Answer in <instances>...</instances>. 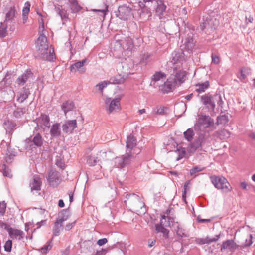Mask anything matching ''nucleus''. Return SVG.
Segmentation results:
<instances>
[{
	"label": "nucleus",
	"mask_w": 255,
	"mask_h": 255,
	"mask_svg": "<svg viewBox=\"0 0 255 255\" xmlns=\"http://www.w3.org/2000/svg\"><path fill=\"white\" fill-rule=\"evenodd\" d=\"M125 80L124 76L118 75L110 78L109 81V84H120L124 82Z\"/></svg>",
	"instance_id": "393cba45"
},
{
	"label": "nucleus",
	"mask_w": 255,
	"mask_h": 255,
	"mask_svg": "<svg viewBox=\"0 0 255 255\" xmlns=\"http://www.w3.org/2000/svg\"><path fill=\"white\" fill-rule=\"evenodd\" d=\"M37 14L39 16V17L38 18L39 24H44V18L46 17V14L45 13H42L38 11L37 12Z\"/></svg>",
	"instance_id": "a18cd8bd"
},
{
	"label": "nucleus",
	"mask_w": 255,
	"mask_h": 255,
	"mask_svg": "<svg viewBox=\"0 0 255 255\" xmlns=\"http://www.w3.org/2000/svg\"><path fill=\"white\" fill-rule=\"evenodd\" d=\"M149 58V55H148V54H146V55H145L143 56V58H142V61L143 62H146V60Z\"/></svg>",
	"instance_id": "774afa93"
},
{
	"label": "nucleus",
	"mask_w": 255,
	"mask_h": 255,
	"mask_svg": "<svg viewBox=\"0 0 255 255\" xmlns=\"http://www.w3.org/2000/svg\"><path fill=\"white\" fill-rule=\"evenodd\" d=\"M203 169H204L203 168H201V167H197V166L194 167V168H192L190 170V174L191 176L195 175V176H196V174L197 173H198L199 172L203 171Z\"/></svg>",
	"instance_id": "c03bdc74"
},
{
	"label": "nucleus",
	"mask_w": 255,
	"mask_h": 255,
	"mask_svg": "<svg viewBox=\"0 0 255 255\" xmlns=\"http://www.w3.org/2000/svg\"><path fill=\"white\" fill-rule=\"evenodd\" d=\"M44 29V24H39V33L43 32Z\"/></svg>",
	"instance_id": "69168bd1"
},
{
	"label": "nucleus",
	"mask_w": 255,
	"mask_h": 255,
	"mask_svg": "<svg viewBox=\"0 0 255 255\" xmlns=\"http://www.w3.org/2000/svg\"><path fill=\"white\" fill-rule=\"evenodd\" d=\"M2 227H4L6 229L9 233V235L11 238L13 239L20 240L23 238L24 233L22 231L14 228H9V226L7 224H3L2 225Z\"/></svg>",
	"instance_id": "9d476101"
},
{
	"label": "nucleus",
	"mask_w": 255,
	"mask_h": 255,
	"mask_svg": "<svg viewBox=\"0 0 255 255\" xmlns=\"http://www.w3.org/2000/svg\"><path fill=\"white\" fill-rule=\"evenodd\" d=\"M165 80L166 76L163 73L157 72L153 76L151 85L154 87H160L161 86H163L164 81Z\"/></svg>",
	"instance_id": "9b49d317"
},
{
	"label": "nucleus",
	"mask_w": 255,
	"mask_h": 255,
	"mask_svg": "<svg viewBox=\"0 0 255 255\" xmlns=\"http://www.w3.org/2000/svg\"><path fill=\"white\" fill-rule=\"evenodd\" d=\"M194 41L192 37L186 39L184 42L185 47L189 51H191L194 46Z\"/></svg>",
	"instance_id": "c756f323"
},
{
	"label": "nucleus",
	"mask_w": 255,
	"mask_h": 255,
	"mask_svg": "<svg viewBox=\"0 0 255 255\" xmlns=\"http://www.w3.org/2000/svg\"><path fill=\"white\" fill-rule=\"evenodd\" d=\"M7 26L5 24H2L0 27V37H4L7 35Z\"/></svg>",
	"instance_id": "79ce46f5"
},
{
	"label": "nucleus",
	"mask_w": 255,
	"mask_h": 255,
	"mask_svg": "<svg viewBox=\"0 0 255 255\" xmlns=\"http://www.w3.org/2000/svg\"><path fill=\"white\" fill-rule=\"evenodd\" d=\"M240 187L243 189H246L247 187V184L246 182H242L240 184Z\"/></svg>",
	"instance_id": "e2e57ef3"
},
{
	"label": "nucleus",
	"mask_w": 255,
	"mask_h": 255,
	"mask_svg": "<svg viewBox=\"0 0 255 255\" xmlns=\"http://www.w3.org/2000/svg\"><path fill=\"white\" fill-rule=\"evenodd\" d=\"M107 242V240L106 238L100 239L98 241L97 244L100 246H102Z\"/></svg>",
	"instance_id": "6e6d98bb"
},
{
	"label": "nucleus",
	"mask_w": 255,
	"mask_h": 255,
	"mask_svg": "<svg viewBox=\"0 0 255 255\" xmlns=\"http://www.w3.org/2000/svg\"><path fill=\"white\" fill-rule=\"evenodd\" d=\"M167 111V108L165 107H158L154 110V112L156 114L163 115L165 114Z\"/></svg>",
	"instance_id": "c9c22d12"
},
{
	"label": "nucleus",
	"mask_w": 255,
	"mask_h": 255,
	"mask_svg": "<svg viewBox=\"0 0 255 255\" xmlns=\"http://www.w3.org/2000/svg\"><path fill=\"white\" fill-rule=\"evenodd\" d=\"M189 151L190 152H194L196 150V147L194 145H192L189 148Z\"/></svg>",
	"instance_id": "052dcab7"
},
{
	"label": "nucleus",
	"mask_w": 255,
	"mask_h": 255,
	"mask_svg": "<svg viewBox=\"0 0 255 255\" xmlns=\"http://www.w3.org/2000/svg\"><path fill=\"white\" fill-rule=\"evenodd\" d=\"M149 246L150 247H152L155 244V240L153 239H150L148 241Z\"/></svg>",
	"instance_id": "680f3d73"
},
{
	"label": "nucleus",
	"mask_w": 255,
	"mask_h": 255,
	"mask_svg": "<svg viewBox=\"0 0 255 255\" xmlns=\"http://www.w3.org/2000/svg\"><path fill=\"white\" fill-rule=\"evenodd\" d=\"M119 14L118 16L121 19L126 20L130 15L131 9L127 6H120L118 8Z\"/></svg>",
	"instance_id": "f3484780"
},
{
	"label": "nucleus",
	"mask_w": 255,
	"mask_h": 255,
	"mask_svg": "<svg viewBox=\"0 0 255 255\" xmlns=\"http://www.w3.org/2000/svg\"><path fill=\"white\" fill-rule=\"evenodd\" d=\"M86 62V60L84 59L82 61H79L72 64L70 66V71L72 73L78 72L80 74L84 73L86 71V68L84 67V65Z\"/></svg>",
	"instance_id": "f8f14e48"
},
{
	"label": "nucleus",
	"mask_w": 255,
	"mask_h": 255,
	"mask_svg": "<svg viewBox=\"0 0 255 255\" xmlns=\"http://www.w3.org/2000/svg\"><path fill=\"white\" fill-rule=\"evenodd\" d=\"M122 95L114 98L107 97L104 99V108L108 114H114L121 110Z\"/></svg>",
	"instance_id": "20e7f679"
},
{
	"label": "nucleus",
	"mask_w": 255,
	"mask_h": 255,
	"mask_svg": "<svg viewBox=\"0 0 255 255\" xmlns=\"http://www.w3.org/2000/svg\"><path fill=\"white\" fill-rule=\"evenodd\" d=\"M65 220L64 219H59L57 221V222L55 223V226H61L62 222Z\"/></svg>",
	"instance_id": "bf43d9fd"
},
{
	"label": "nucleus",
	"mask_w": 255,
	"mask_h": 255,
	"mask_svg": "<svg viewBox=\"0 0 255 255\" xmlns=\"http://www.w3.org/2000/svg\"><path fill=\"white\" fill-rule=\"evenodd\" d=\"M4 128L7 131L10 132L11 130L15 127V124L12 120H7L4 123Z\"/></svg>",
	"instance_id": "c85d7f7f"
},
{
	"label": "nucleus",
	"mask_w": 255,
	"mask_h": 255,
	"mask_svg": "<svg viewBox=\"0 0 255 255\" xmlns=\"http://www.w3.org/2000/svg\"><path fill=\"white\" fill-rule=\"evenodd\" d=\"M250 74V69L248 67H243L240 70V76L239 78L245 79Z\"/></svg>",
	"instance_id": "473e14b6"
},
{
	"label": "nucleus",
	"mask_w": 255,
	"mask_h": 255,
	"mask_svg": "<svg viewBox=\"0 0 255 255\" xmlns=\"http://www.w3.org/2000/svg\"><path fill=\"white\" fill-rule=\"evenodd\" d=\"M96 156L99 165V169H100L102 168V165L108 160L107 155L106 152L100 151L96 154Z\"/></svg>",
	"instance_id": "aec40b11"
},
{
	"label": "nucleus",
	"mask_w": 255,
	"mask_h": 255,
	"mask_svg": "<svg viewBox=\"0 0 255 255\" xmlns=\"http://www.w3.org/2000/svg\"><path fill=\"white\" fill-rule=\"evenodd\" d=\"M15 15V11L13 9L10 8L6 14L5 19L6 20H10L12 19Z\"/></svg>",
	"instance_id": "a19ab883"
},
{
	"label": "nucleus",
	"mask_w": 255,
	"mask_h": 255,
	"mask_svg": "<svg viewBox=\"0 0 255 255\" xmlns=\"http://www.w3.org/2000/svg\"><path fill=\"white\" fill-rule=\"evenodd\" d=\"M37 125L45 130V128H49L50 126L49 118L46 115H42L37 119Z\"/></svg>",
	"instance_id": "a211bd4d"
},
{
	"label": "nucleus",
	"mask_w": 255,
	"mask_h": 255,
	"mask_svg": "<svg viewBox=\"0 0 255 255\" xmlns=\"http://www.w3.org/2000/svg\"><path fill=\"white\" fill-rule=\"evenodd\" d=\"M30 4L27 2L25 3L23 8V23H25L28 19V15L30 11Z\"/></svg>",
	"instance_id": "bb28decb"
},
{
	"label": "nucleus",
	"mask_w": 255,
	"mask_h": 255,
	"mask_svg": "<svg viewBox=\"0 0 255 255\" xmlns=\"http://www.w3.org/2000/svg\"><path fill=\"white\" fill-rule=\"evenodd\" d=\"M60 126L56 123L52 125L50 129V134L52 137H57L60 135Z\"/></svg>",
	"instance_id": "5701e85b"
},
{
	"label": "nucleus",
	"mask_w": 255,
	"mask_h": 255,
	"mask_svg": "<svg viewBox=\"0 0 255 255\" xmlns=\"http://www.w3.org/2000/svg\"><path fill=\"white\" fill-rule=\"evenodd\" d=\"M77 127L76 120H68L62 125V129L65 133H71Z\"/></svg>",
	"instance_id": "4468645a"
},
{
	"label": "nucleus",
	"mask_w": 255,
	"mask_h": 255,
	"mask_svg": "<svg viewBox=\"0 0 255 255\" xmlns=\"http://www.w3.org/2000/svg\"><path fill=\"white\" fill-rule=\"evenodd\" d=\"M125 203L138 215L145 212L144 203L136 194L129 195L125 201Z\"/></svg>",
	"instance_id": "7ed1b4c3"
},
{
	"label": "nucleus",
	"mask_w": 255,
	"mask_h": 255,
	"mask_svg": "<svg viewBox=\"0 0 255 255\" xmlns=\"http://www.w3.org/2000/svg\"><path fill=\"white\" fill-rule=\"evenodd\" d=\"M200 100L205 109L208 111H213L216 102L219 103L221 100V97L218 95L205 94L200 97Z\"/></svg>",
	"instance_id": "39448f33"
},
{
	"label": "nucleus",
	"mask_w": 255,
	"mask_h": 255,
	"mask_svg": "<svg viewBox=\"0 0 255 255\" xmlns=\"http://www.w3.org/2000/svg\"><path fill=\"white\" fill-rule=\"evenodd\" d=\"M29 74H24L20 76L17 81V82L18 84H24L26 81L27 80L28 76V75Z\"/></svg>",
	"instance_id": "ea45409f"
},
{
	"label": "nucleus",
	"mask_w": 255,
	"mask_h": 255,
	"mask_svg": "<svg viewBox=\"0 0 255 255\" xmlns=\"http://www.w3.org/2000/svg\"><path fill=\"white\" fill-rule=\"evenodd\" d=\"M190 184V181H188L184 184V193L183 194V198H185V197L186 192V191L187 190V189H188V186H189Z\"/></svg>",
	"instance_id": "864d4df0"
},
{
	"label": "nucleus",
	"mask_w": 255,
	"mask_h": 255,
	"mask_svg": "<svg viewBox=\"0 0 255 255\" xmlns=\"http://www.w3.org/2000/svg\"><path fill=\"white\" fill-rule=\"evenodd\" d=\"M29 91L27 89H24L22 92L18 95L17 101L20 103L23 102L27 97Z\"/></svg>",
	"instance_id": "7c9ffc66"
},
{
	"label": "nucleus",
	"mask_w": 255,
	"mask_h": 255,
	"mask_svg": "<svg viewBox=\"0 0 255 255\" xmlns=\"http://www.w3.org/2000/svg\"><path fill=\"white\" fill-rule=\"evenodd\" d=\"M214 120L209 116L203 115L198 116L195 127L199 129H205L214 126Z\"/></svg>",
	"instance_id": "0eeeda50"
},
{
	"label": "nucleus",
	"mask_w": 255,
	"mask_h": 255,
	"mask_svg": "<svg viewBox=\"0 0 255 255\" xmlns=\"http://www.w3.org/2000/svg\"><path fill=\"white\" fill-rule=\"evenodd\" d=\"M198 220L199 222H209L210 221V219H203L200 218L199 217H198Z\"/></svg>",
	"instance_id": "0e129e2a"
},
{
	"label": "nucleus",
	"mask_w": 255,
	"mask_h": 255,
	"mask_svg": "<svg viewBox=\"0 0 255 255\" xmlns=\"http://www.w3.org/2000/svg\"><path fill=\"white\" fill-rule=\"evenodd\" d=\"M136 145V140L132 135H129L128 137L126 142V147L128 149H133Z\"/></svg>",
	"instance_id": "b1692460"
},
{
	"label": "nucleus",
	"mask_w": 255,
	"mask_h": 255,
	"mask_svg": "<svg viewBox=\"0 0 255 255\" xmlns=\"http://www.w3.org/2000/svg\"><path fill=\"white\" fill-rule=\"evenodd\" d=\"M48 181L51 186L56 187L60 182L59 174L56 171L51 170L49 173Z\"/></svg>",
	"instance_id": "ddd939ff"
},
{
	"label": "nucleus",
	"mask_w": 255,
	"mask_h": 255,
	"mask_svg": "<svg viewBox=\"0 0 255 255\" xmlns=\"http://www.w3.org/2000/svg\"><path fill=\"white\" fill-rule=\"evenodd\" d=\"M184 136L185 138L188 140L190 141L193 135V131L191 129H188L186 131H185L184 133Z\"/></svg>",
	"instance_id": "58836bf2"
},
{
	"label": "nucleus",
	"mask_w": 255,
	"mask_h": 255,
	"mask_svg": "<svg viewBox=\"0 0 255 255\" xmlns=\"http://www.w3.org/2000/svg\"><path fill=\"white\" fill-rule=\"evenodd\" d=\"M73 105L70 102H65L62 105V109L66 114L68 111L72 109Z\"/></svg>",
	"instance_id": "f704fd0d"
},
{
	"label": "nucleus",
	"mask_w": 255,
	"mask_h": 255,
	"mask_svg": "<svg viewBox=\"0 0 255 255\" xmlns=\"http://www.w3.org/2000/svg\"><path fill=\"white\" fill-rule=\"evenodd\" d=\"M211 178L212 183L217 189L221 190L224 192H229L231 191L232 187L225 177L213 176Z\"/></svg>",
	"instance_id": "423d86ee"
},
{
	"label": "nucleus",
	"mask_w": 255,
	"mask_h": 255,
	"mask_svg": "<svg viewBox=\"0 0 255 255\" xmlns=\"http://www.w3.org/2000/svg\"><path fill=\"white\" fill-rule=\"evenodd\" d=\"M56 164L57 165V166H58L61 169L63 168L65 166L64 163L61 161L59 160L58 159L57 160L56 162Z\"/></svg>",
	"instance_id": "4d7b16f0"
},
{
	"label": "nucleus",
	"mask_w": 255,
	"mask_h": 255,
	"mask_svg": "<svg viewBox=\"0 0 255 255\" xmlns=\"http://www.w3.org/2000/svg\"><path fill=\"white\" fill-rule=\"evenodd\" d=\"M238 248V245L232 240H228L223 242L221 246L222 252H233Z\"/></svg>",
	"instance_id": "1a4fd4ad"
},
{
	"label": "nucleus",
	"mask_w": 255,
	"mask_h": 255,
	"mask_svg": "<svg viewBox=\"0 0 255 255\" xmlns=\"http://www.w3.org/2000/svg\"><path fill=\"white\" fill-rule=\"evenodd\" d=\"M176 82H175V80L171 78L168 79L166 81V80L164 81L163 83V86H161L160 89L165 92H169L171 91L175 86V85H177Z\"/></svg>",
	"instance_id": "dca6fc26"
},
{
	"label": "nucleus",
	"mask_w": 255,
	"mask_h": 255,
	"mask_svg": "<svg viewBox=\"0 0 255 255\" xmlns=\"http://www.w3.org/2000/svg\"><path fill=\"white\" fill-rule=\"evenodd\" d=\"M209 81H205L204 83H199L195 85V91L198 93L204 92L209 87Z\"/></svg>",
	"instance_id": "4be33fe9"
},
{
	"label": "nucleus",
	"mask_w": 255,
	"mask_h": 255,
	"mask_svg": "<svg viewBox=\"0 0 255 255\" xmlns=\"http://www.w3.org/2000/svg\"><path fill=\"white\" fill-rule=\"evenodd\" d=\"M93 11H100L102 13V16H103V19L105 18V16L106 14V12L108 10V6L105 5V9H102V10H97V9H93L92 10Z\"/></svg>",
	"instance_id": "09e8293b"
},
{
	"label": "nucleus",
	"mask_w": 255,
	"mask_h": 255,
	"mask_svg": "<svg viewBox=\"0 0 255 255\" xmlns=\"http://www.w3.org/2000/svg\"><path fill=\"white\" fill-rule=\"evenodd\" d=\"M1 169L3 170V174L4 176H7L9 177H11L12 175L11 174V170L6 167L5 165H3L1 166Z\"/></svg>",
	"instance_id": "4c0bfd02"
},
{
	"label": "nucleus",
	"mask_w": 255,
	"mask_h": 255,
	"mask_svg": "<svg viewBox=\"0 0 255 255\" xmlns=\"http://www.w3.org/2000/svg\"><path fill=\"white\" fill-rule=\"evenodd\" d=\"M34 144L37 146H41L43 144V140L39 134H37L33 139Z\"/></svg>",
	"instance_id": "72a5a7b5"
},
{
	"label": "nucleus",
	"mask_w": 255,
	"mask_h": 255,
	"mask_svg": "<svg viewBox=\"0 0 255 255\" xmlns=\"http://www.w3.org/2000/svg\"><path fill=\"white\" fill-rule=\"evenodd\" d=\"M167 214V218L168 219V221H170V223L171 224V226H174V228H175L177 226V224L175 225V224L178 223L177 222L175 223L173 217H171L168 214L166 213Z\"/></svg>",
	"instance_id": "3c124183"
},
{
	"label": "nucleus",
	"mask_w": 255,
	"mask_h": 255,
	"mask_svg": "<svg viewBox=\"0 0 255 255\" xmlns=\"http://www.w3.org/2000/svg\"><path fill=\"white\" fill-rule=\"evenodd\" d=\"M87 163L89 166H95L97 164H98L96 154L91 155L88 156L87 160Z\"/></svg>",
	"instance_id": "2f4dec72"
},
{
	"label": "nucleus",
	"mask_w": 255,
	"mask_h": 255,
	"mask_svg": "<svg viewBox=\"0 0 255 255\" xmlns=\"http://www.w3.org/2000/svg\"><path fill=\"white\" fill-rule=\"evenodd\" d=\"M129 158V152L127 151V155L124 157H117L115 159V163L117 164L118 167H123L128 163Z\"/></svg>",
	"instance_id": "6ab92c4d"
},
{
	"label": "nucleus",
	"mask_w": 255,
	"mask_h": 255,
	"mask_svg": "<svg viewBox=\"0 0 255 255\" xmlns=\"http://www.w3.org/2000/svg\"><path fill=\"white\" fill-rule=\"evenodd\" d=\"M6 204L4 202H0V214H3L5 212Z\"/></svg>",
	"instance_id": "8fccbe9b"
},
{
	"label": "nucleus",
	"mask_w": 255,
	"mask_h": 255,
	"mask_svg": "<svg viewBox=\"0 0 255 255\" xmlns=\"http://www.w3.org/2000/svg\"><path fill=\"white\" fill-rule=\"evenodd\" d=\"M219 238V236H216L215 238L207 237L202 241L201 244H209L213 242L217 241Z\"/></svg>",
	"instance_id": "37998d69"
},
{
	"label": "nucleus",
	"mask_w": 255,
	"mask_h": 255,
	"mask_svg": "<svg viewBox=\"0 0 255 255\" xmlns=\"http://www.w3.org/2000/svg\"><path fill=\"white\" fill-rule=\"evenodd\" d=\"M212 62L215 64H219L220 62L219 57L217 55H212Z\"/></svg>",
	"instance_id": "5fc2aeb1"
},
{
	"label": "nucleus",
	"mask_w": 255,
	"mask_h": 255,
	"mask_svg": "<svg viewBox=\"0 0 255 255\" xmlns=\"http://www.w3.org/2000/svg\"><path fill=\"white\" fill-rule=\"evenodd\" d=\"M52 246L50 244H48L41 249V252L46 253L48 251L51 249Z\"/></svg>",
	"instance_id": "603ef678"
},
{
	"label": "nucleus",
	"mask_w": 255,
	"mask_h": 255,
	"mask_svg": "<svg viewBox=\"0 0 255 255\" xmlns=\"http://www.w3.org/2000/svg\"><path fill=\"white\" fill-rule=\"evenodd\" d=\"M218 121H224V123L227 122V116L225 115H222L218 118Z\"/></svg>",
	"instance_id": "13d9d810"
},
{
	"label": "nucleus",
	"mask_w": 255,
	"mask_h": 255,
	"mask_svg": "<svg viewBox=\"0 0 255 255\" xmlns=\"http://www.w3.org/2000/svg\"><path fill=\"white\" fill-rule=\"evenodd\" d=\"M12 245V241L10 240L7 241L4 245V249L7 252H10Z\"/></svg>",
	"instance_id": "49530a36"
},
{
	"label": "nucleus",
	"mask_w": 255,
	"mask_h": 255,
	"mask_svg": "<svg viewBox=\"0 0 255 255\" xmlns=\"http://www.w3.org/2000/svg\"><path fill=\"white\" fill-rule=\"evenodd\" d=\"M109 84V81H104L97 84L94 88L97 92L100 93L101 95L103 94V89Z\"/></svg>",
	"instance_id": "a878e982"
},
{
	"label": "nucleus",
	"mask_w": 255,
	"mask_h": 255,
	"mask_svg": "<svg viewBox=\"0 0 255 255\" xmlns=\"http://www.w3.org/2000/svg\"><path fill=\"white\" fill-rule=\"evenodd\" d=\"M154 4L156 6L155 9V14L161 18L165 12L166 6L162 0L156 1L154 2Z\"/></svg>",
	"instance_id": "2eb2a0df"
},
{
	"label": "nucleus",
	"mask_w": 255,
	"mask_h": 255,
	"mask_svg": "<svg viewBox=\"0 0 255 255\" xmlns=\"http://www.w3.org/2000/svg\"><path fill=\"white\" fill-rule=\"evenodd\" d=\"M252 244V235H249L246 239L245 246H250Z\"/></svg>",
	"instance_id": "de8ad7c7"
},
{
	"label": "nucleus",
	"mask_w": 255,
	"mask_h": 255,
	"mask_svg": "<svg viewBox=\"0 0 255 255\" xmlns=\"http://www.w3.org/2000/svg\"><path fill=\"white\" fill-rule=\"evenodd\" d=\"M36 56L45 60L51 61L54 58V49L49 47L47 38L43 34H40L35 42Z\"/></svg>",
	"instance_id": "f03ea898"
},
{
	"label": "nucleus",
	"mask_w": 255,
	"mask_h": 255,
	"mask_svg": "<svg viewBox=\"0 0 255 255\" xmlns=\"http://www.w3.org/2000/svg\"><path fill=\"white\" fill-rule=\"evenodd\" d=\"M163 226H171V224L170 223V221H168L167 215H162L160 221V224H157L156 225V230L158 232H161L163 233V236L166 238L168 237L169 232L168 230Z\"/></svg>",
	"instance_id": "6e6552de"
},
{
	"label": "nucleus",
	"mask_w": 255,
	"mask_h": 255,
	"mask_svg": "<svg viewBox=\"0 0 255 255\" xmlns=\"http://www.w3.org/2000/svg\"><path fill=\"white\" fill-rule=\"evenodd\" d=\"M184 55L182 51L173 54V75L175 82L177 84L183 83L187 78L188 68Z\"/></svg>",
	"instance_id": "f257e3e1"
},
{
	"label": "nucleus",
	"mask_w": 255,
	"mask_h": 255,
	"mask_svg": "<svg viewBox=\"0 0 255 255\" xmlns=\"http://www.w3.org/2000/svg\"><path fill=\"white\" fill-rule=\"evenodd\" d=\"M176 224L177 226L175 228H177L176 232L178 235L181 237L186 235L185 230L182 228V227L178 223L175 224V225Z\"/></svg>",
	"instance_id": "e433bc0d"
},
{
	"label": "nucleus",
	"mask_w": 255,
	"mask_h": 255,
	"mask_svg": "<svg viewBox=\"0 0 255 255\" xmlns=\"http://www.w3.org/2000/svg\"><path fill=\"white\" fill-rule=\"evenodd\" d=\"M70 4L71 9L73 12H77L81 9V7L78 5L76 0H69Z\"/></svg>",
	"instance_id": "cd10ccee"
},
{
	"label": "nucleus",
	"mask_w": 255,
	"mask_h": 255,
	"mask_svg": "<svg viewBox=\"0 0 255 255\" xmlns=\"http://www.w3.org/2000/svg\"><path fill=\"white\" fill-rule=\"evenodd\" d=\"M74 224V222H73L70 224L67 225L65 227L66 230H70L73 226Z\"/></svg>",
	"instance_id": "338daca9"
},
{
	"label": "nucleus",
	"mask_w": 255,
	"mask_h": 255,
	"mask_svg": "<svg viewBox=\"0 0 255 255\" xmlns=\"http://www.w3.org/2000/svg\"><path fill=\"white\" fill-rule=\"evenodd\" d=\"M41 181L40 178L37 176H34L33 180L30 183L31 189L33 190H40Z\"/></svg>",
	"instance_id": "412c9836"
}]
</instances>
